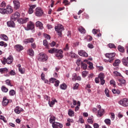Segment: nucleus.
Segmentation results:
<instances>
[{
	"instance_id": "nucleus-1",
	"label": "nucleus",
	"mask_w": 128,
	"mask_h": 128,
	"mask_svg": "<svg viewBox=\"0 0 128 128\" xmlns=\"http://www.w3.org/2000/svg\"><path fill=\"white\" fill-rule=\"evenodd\" d=\"M64 26L61 24H59L55 26V30L58 34L59 36H62V31L64 30Z\"/></svg>"
},
{
	"instance_id": "nucleus-2",
	"label": "nucleus",
	"mask_w": 128,
	"mask_h": 128,
	"mask_svg": "<svg viewBox=\"0 0 128 128\" xmlns=\"http://www.w3.org/2000/svg\"><path fill=\"white\" fill-rule=\"evenodd\" d=\"M44 14V11L42 10V8L38 7L35 10V15L36 16H42Z\"/></svg>"
},
{
	"instance_id": "nucleus-3",
	"label": "nucleus",
	"mask_w": 128,
	"mask_h": 128,
	"mask_svg": "<svg viewBox=\"0 0 128 128\" xmlns=\"http://www.w3.org/2000/svg\"><path fill=\"white\" fill-rule=\"evenodd\" d=\"M38 60L42 62H46V60H48V56L42 53L40 54L39 58H38Z\"/></svg>"
},
{
	"instance_id": "nucleus-4",
	"label": "nucleus",
	"mask_w": 128,
	"mask_h": 128,
	"mask_svg": "<svg viewBox=\"0 0 128 128\" xmlns=\"http://www.w3.org/2000/svg\"><path fill=\"white\" fill-rule=\"evenodd\" d=\"M20 14L18 12H15L10 16V18L12 20H18V18H20Z\"/></svg>"
},
{
	"instance_id": "nucleus-5",
	"label": "nucleus",
	"mask_w": 128,
	"mask_h": 128,
	"mask_svg": "<svg viewBox=\"0 0 128 128\" xmlns=\"http://www.w3.org/2000/svg\"><path fill=\"white\" fill-rule=\"evenodd\" d=\"M118 104L123 106H128V100L124 98L123 100L119 101Z\"/></svg>"
},
{
	"instance_id": "nucleus-6",
	"label": "nucleus",
	"mask_w": 128,
	"mask_h": 128,
	"mask_svg": "<svg viewBox=\"0 0 128 128\" xmlns=\"http://www.w3.org/2000/svg\"><path fill=\"white\" fill-rule=\"evenodd\" d=\"M24 28L26 30H34V24L32 22H30L27 24V27H26Z\"/></svg>"
},
{
	"instance_id": "nucleus-7",
	"label": "nucleus",
	"mask_w": 128,
	"mask_h": 128,
	"mask_svg": "<svg viewBox=\"0 0 128 128\" xmlns=\"http://www.w3.org/2000/svg\"><path fill=\"white\" fill-rule=\"evenodd\" d=\"M56 52V56L59 59L62 58H64V56H62V54H64V52L62 51V50H57V52Z\"/></svg>"
},
{
	"instance_id": "nucleus-8",
	"label": "nucleus",
	"mask_w": 128,
	"mask_h": 128,
	"mask_svg": "<svg viewBox=\"0 0 128 128\" xmlns=\"http://www.w3.org/2000/svg\"><path fill=\"white\" fill-rule=\"evenodd\" d=\"M6 14H12V12H14V10H12V7L8 5L6 6Z\"/></svg>"
},
{
	"instance_id": "nucleus-9",
	"label": "nucleus",
	"mask_w": 128,
	"mask_h": 128,
	"mask_svg": "<svg viewBox=\"0 0 128 128\" xmlns=\"http://www.w3.org/2000/svg\"><path fill=\"white\" fill-rule=\"evenodd\" d=\"M78 54L79 56H84V58H87L88 56V53L86 52V51L84 50H80L78 51Z\"/></svg>"
},
{
	"instance_id": "nucleus-10",
	"label": "nucleus",
	"mask_w": 128,
	"mask_h": 128,
	"mask_svg": "<svg viewBox=\"0 0 128 128\" xmlns=\"http://www.w3.org/2000/svg\"><path fill=\"white\" fill-rule=\"evenodd\" d=\"M13 2L14 4V8H15V10H18L20 6V2L18 0H14L13 1Z\"/></svg>"
},
{
	"instance_id": "nucleus-11",
	"label": "nucleus",
	"mask_w": 128,
	"mask_h": 128,
	"mask_svg": "<svg viewBox=\"0 0 128 128\" xmlns=\"http://www.w3.org/2000/svg\"><path fill=\"white\" fill-rule=\"evenodd\" d=\"M52 126L53 128H62V124H60V123L58 122H54L52 124Z\"/></svg>"
},
{
	"instance_id": "nucleus-12",
	"label": "nucleus",
	"mask_w": 128,
	"mask_h": 128,
	"mask_svg": "<svg viewBox=\"0 0 128 128\" xmlns=\"http://www.w3.org/2000/svg\"><path fill=\"white\" fill-rule=\"evenodd\" d=\"M36 8V4H33L30 6L29 10H28V14H32V12H34V9Z\"/></svg>"
},
{
	"instance_id": "nucleus-13",
	"label": "nucleus",
	"mask_w": 128,
	"mask_h": 128,
	"mask_svg": "<svg viewBox=\"0 0 128 128\" xmlns=\"http://www.w3.org/2000/svg\"><path fill=\"white\" fill-rule=\"evenodd\" d=\"M105 56L106 58H114V56H116V53H107Z\"/></svg>"
},
{
	"instance_id": "nucleus-14",
	"label": "nucleus",
	"mask_w": 128,
	"mask_h": 128,
	"mask_svg": "<svg viewBox=\"0 0 128 128\" xmlns=\"http://www.w3.org/2000/svg\"><path fill=\"white\" fill-rule=\"evenodd\" d=\"M8 104V100L6 98V97H4L2 102V105L3 106H6Z\"/></svg>"
},
{
	"instance_id": "nucleus-15",
	"label": "nucleus",
	"mask_w": 128,
	"mask_h": 128,
	"mask_svg": "<svg viewBox=\"0 0 128 128\" xmlns=\"http://www.w3.org/2000/svg\"><path fill=\"white\" fill-rule=\"evenodd\" d=\"M36 26H37V28H38L40 30H43L44 26L42 22L40 21H37L36 23Z\"/></svg>"
},
{
	"instance_id": "nucleus-16",
	"label": "nucleus",
	"mask_w": 128,
	"mask_h": 128,
	"mask_svg": "<svg viewBox=\"0 0 128 128\" xmlns=\"http://www.w3.org/2000/svg\"><path fill=\"white\" fill-rule=\"evenodd\" d=\"M17 52H22L24 50V47L20 44H16L14 46Z\"/></svg>"
},
{
	"instance_id": "nucleus-17",
	"label": "nucleus",
	"mask_w": 128,
	"mask_h": 128,
	"mask_svg": "<svg viewBox=\"0 0 128 128\" xmlns=\"http://www.w3.org/2000/svg\"><path fill=\"white\" fill-rule=\"evenodd\" d=\"M24 109H22V108H20V107L19 106H16L14 110V112H16V114H20V112H23Z\"/></svg>"
},
{
	"instance_id": "nucleus-18",
	"label": "nucleus",
	"mask_w": 128,
	"mask_h": 128,
	"mask_svg": "<svg viewBox=\"0 0 128 128\" xmlns=\"http://www.w3.org/2000/svg\"><path fill=\"white\" fill-rule=\"evenodd\" d=\"M7 26L9 28H14V22L12 20L8 21L7 22Z\"/></svg>"
},
{
	"instance_id": "nucleus-19",
	"label": "nucleus",
	"mask_w": 128,
	"mask_h": 128,
	"mask_svg": "<svg viewBox=\"0 0 128 128\" xmlns=\"http://www.w3.org/2000/svg\"><path fill=\"white\" fill-rule=\"evenodd\" d=\"M0 36L2 40H4L5 42H8V37L4 34H1Z\"/></svg>"
},
{
	"instance_id": "nucleus-20",
	"label": "nucleus",
	"mask_w": 128,
	"mask_h": 128,
	"mask_svg": "<svg viewBox=\"0 0 128 128\" xmlns=\"http://www.w3.org/2000/svg\"><path fill=\"white\" fill-rule=\"evenodd\" d=\"M122 62L123 64L125 66H128V57H127L126 58H123L122 60Z\"/></svg>"
},
{
	"instance_id": "nucleus-21",
	"label": "nucleus",
	"mask_w": 128,
	"mask_h": 128,
	"mask_svg": "<svg viewBox=\"0 0 128 128\" xmlns=\"http://www.w3.org/2000/svg\"><path fill=\"white\" fill-rule=\"evenodd\" d=\"M104 110L100 109L98 110V117L100 118L102 116H104Z\"/></svg>"
},
{
	"instance_id": "nucleus-22",
	"label": "nucleus",
	"mask_w": 128,
	"mask_h": 128,
	"mask_svg": "<svg viewBox=\"0 0 128 128\" xmlns=\"http://www.w3.org/2000/svg\"><path fill=\"white\" fill-rule=\"evenodd\" d=\"M24 44L32 43L34 42V38L26 39L24 40Z\"/></svg>"
},
{
	"instance_id": "nucleus-23",
	"label": "nucleus",
	"mask_w": 128,
	"mask_h": 128,
	"mask_svg": "<svg viewBox=\"0 0 128 128\" xmlns=\"http://www.w3.org/2000/svg\"><path fill=\"white\" fill-rule=\"evenodd\" d=\"M6 62L8 64L12 62V57L9 56L6 59Z\"/></svg>"
},
{
	"instance_id": "nucleus-24",
	"label": "nucleus",
	"mask_w": 128,
	"mask_h": 128,
	"mask_svg": "<svg viewBox=\"0 0 128 128\" xmlns=\"http://www.w3.org/2000/svg\"><path fill=\"white\" fill-rule=\"evenodd\" d=\"M55 102H58V101L56 99L54 100H52L51 102L50 101H49L48 104L50 106V108H52L54 106V104Z\"/></svg>"
},
{
	"instance_id": "nucleus-25",
	"label": "nucleus",
	"mask_w": 128,
	"mask_h": 128,
	"mask_svg": "<svg viewBox=\"0 0 128 128\" xmlns=\"http://www.w3.org/2000/svg\"><path fill=\"white\" fill-rule=\"evenodd\" d=\"M8 70L6 68H0L1 74H6V72H8Z\"/></svg>"
},
{
	"instance_id": "nucleus-26",
	"label": "nucleus",
	"mask_w": 128,
	"mask_h": 128,
	"mask_svg": "<svg viewBox=\"0 0 128 128\" xmlns=\"http://www.w3.org/2000/svg\"><path fill=\"white\" fill-rule=\"evenodd\" d=\"M81 68H83V70H86V68H88V65L86 63L81 62Z\"/></svg>"
},
{
	"instance_id": "nucleus-27",
	"label": "nucleus",
	"mask_w": 128,
	"mask_h": 128,
	"mask_svg": "<svg viewBox=\"0 0 128 128\" xmlns=\"http://www.w3.org/2000/svg\"><path fill=\"white\" fill-rule=\"evenodd\" d=\"M120 64V60H116L114 62L113 64L114 66H118Z\"/></svg>"
},
{
	"instance_id": "nucleus-28",
	"label": "nucleus",
	"mask_w": 128,
	"mask_h": 128,
	"mask_svg": "<svg viewBox=\"0 0 128 128\" xmlns=\"http://www.w3.org/2000/svg\"><path fill=\"white\" fill-rule=\"evenodd\" d=\"M56 121V117H54V116H51L50 119V124H52L53 122H54Z\"/></svg>"
},
{
	"instance_id": "nucleus-29",
	"label": "nucleus",
	"mask_w": 128,
	"mask_h": 128,
	"mask_svg": "<svg viewBox=\"0 0 128 128\" xmlns=\"http://www.w3.org/2000/svg\"><path fill=\"white\" fill-rule=\"evenodd\" d=\"M68 114L69 116H74V112L70 109L68 110Z\"/></svg>"
},
{
	"instance_id": "nucleus-30",
	"label": "nucleus",
	"mask_w": 128,
	"mask_h": 128,
	"mask_svg": "<svg viewBox=\"0 0 128 128\" xmlns=\"http://www.w3.org/2000/svg\"><path fill=\"white\" fill-rule=\"evenodd\" d=\"M118 50L120 52H124V47H122V46L120 45H119L118 46Z\"/></svg>"
},
{
	"instance_id": "nucleus-31",
	"label": "nucleus",
	"mask_w": 128,
	"mask_h": 128,
	"mask_svg": "<svg viewBox=\"0 0 128 128\" xmlns=\"http://www.w3.org/2000/svg\"><path fill=\"white\" fill-rule=\"evenodd\" d=\"M78 30L81 34H84L85 32H86V30H84V28L82 26H80L78 28Z\"/></svg>"
},
{
	"instance_id": "nucleus-32",
	"label": "nucleus",
	"mask_w": 128,
	"mask_h": 128,
	"mask_svg": "<svg viewBox=\"0 0 128 128\" xmlns=\"http://www.w3.org/2000/svg\"><path fill=\"white\" fill-rule=\"evenodd\" d=\"M1 90L3 92H8V89L6 86H2Z\"/></svg>"
},
{
	"instance_id": "nucleus-33",
	"label": "nucleus",
	"mask_w": 128,
	"mask_h": 128,
	"mask_svg": "<svg viewBox=\"0 0 128 128\" xmlns=\"http://www.w3.org/2000/svg\"><path fill=\"white\" fill-rule=\"evenodd\" d=\"M0 46H4V48H6L8 46V44L6 43L4 41L0 42Z\"/></svg>"
},
{
	"instance_id": "nucleus-34",
	"label": "nucleus",
	"mask_w": 128,
	"mask_h": 128,
	"mask_svg": "<svg viewBox=\"0 0 128 128\" xmlns=\"http://www.w3.org/2000/svg\"><path fill=\"white\" fill-rule=\"evenodd\" d=\"M57 50L56 48H52L50 50H48V52L50 54H54V52H57Z\"/></svg>"
},
{
	"instance_id": "nucleus-35",
	"label": "nucleus",
	"mask_w": 128,
	"mask_h": 128,
	"mask_svg": "<svg viewBox=\"0 0 128 128\" xmlns=\"http://www.w3.org/2000/svg\"><path fill=\"white\" fill-rule=\"evenodd\" d=\"M28 54L29 56H32L34 54V50L32 49H29L28 50Z\"/></svg>"
},
{
	"instance_id": "nucleus-36",
	"label": "nucleus",
	"mask_w": 128,
	"mask_h": 128,
	"mask_svg": "<svg viewBox=\"0 0 128 128\" xmlns=\"http://www.w3.org/2000/svg\"><path fill=\"white\" fill-rule=\"evenodd\" d=\"M112 92H113V94H120V90L116 89H112Z\"/></svg>"
},
{
	"instance_id": "nucleus-37",
	"label": "nucleus",
	"mask_w": 128,
	"mask_h": 128,
	"mask_svg": "<svg viewBox=\"0 0 128 128\" xmlns=\"http://www.w3.org/2000/svg\"><path fill=\"white\" fill-rule=\"evenodd\" d=\"M98 78H99L100 80H104V73L102 72L98 76Z\"/></svg>"
},
{
	"instance_id": "nucleus-38",
	"label": "nucleus",
	"mask_w": 128,
	"mask_h": 128,
	"mask_svg": "<svg viewBox=\"0 0 128 128\" xmlns=\"http://www.w3.org/2000/svg\"><path fill=\"white\" fill-rule=\"evenodd\" d=\"M18 70L22 74H24L26 72V68H18Z\"/></svg>"
},
{
	"instance_id": "nucleus-39",
	"label": "nucleus",
	"mask_w": 128,
	"mask_h": 128,
	"mask_svg": "<svg viewBox=\"0 0 128 128\" xmlns=\"http://www.w3.org/2000/svg\"><path fill=\"white\" fill-rule=\"evenodd\" d=\"M0 14H6V8H0Z\"/></svg>"
},
{
	"instance_id": "nucleus-40",
	"label": "nucleus",
	"mask_w": 128,
	"mask_h": 128,
	"mask_svg": "<svg viewBox=\"0 0 128 128\" xmlns=\"http://www.w3.org/2000/svg\"><path fill=\"white\" fill-rule=\"evenodd\" d=\"M43 44L46 46V48H48V42L46 40H45L43 41Z\"/></svg>"
},
{
	"instance_id": "nucleus-41",
	"label": "nucleus",
	"mask_w": 128,
	"mask_h": 128,
	"mask_svg": "<svg viewBox=\"0 0 128 128\" xmlns=\"http://www.w3.org/2000/svg\"><path fill=\"white\" fill-rule=\"evenodd\" d=\"M60 88L61 90H66V84H63L60 85Z\"/></svg>"
},
{
	"instance_id": "nucleus-42",
	"label": "nucleus",
	"mask_w": 128,
	"mask_h": 128,
	"mask_svg": "<svg viewBox=\"0 0 128 128\" xmlns=\"http://www.w3.org/2000/svg\"><path fill=\"white\" fill-rule=\"evenodd\" d=\"M92 32L94 34H96L98 32H100V30H96V29H93L92 30Z\"/></svg>"
},
{
	"instance_id": "nucleus-43",
	"label": "nucleus",
	"mask_w": 128,
	"mask_h": 128,
	"mask_svg": "<svg viewBox=\"0 0 128 128\" xmlns=\"http://www.w3.org/2000/svg\"><path fill=\"white\" fill-rule=\"evenodd\" d=\"M76 74L74 73L72 76V80H73V82H76Z\"/></svg>"
},
{
	"instance_id": "nucleus-44",
	"label": "nucleus",
	"mask_w": 128,
	"mask_h": 128,
	"mask_svg": "<svg viewBox=\"0 0 128 128\" xmlns=\"http://www.w3.org/2000/svg\"><path fill=\"white\" fill-rule=\"evenodd\" d=\"M49 80L50 82H52V84H54V82H56V78H51Z\"/></svg>"
},
{
	"instance_id": "nucleus-45",
	"label": "nucleus",
	"mask_w": 128,
	"mask_h": 128,
	"mask_svg": "<svg viewBox=\"0 0 128 128\" xmlns=\"http://www.w3.org/2000/svg\"><path fill=\"white\" fill-rule=\"evenodd\" d=\"M10 96H14V94H16V91L14 90H11L10 92Z\"/></svg>"
},
{
	"instance_id": "nucleus-46",
	"label": "nucleus",
	"mask_w": 128,
	"mask_h": 128,
	"mask_svg": "<svg viewBox=\"0 0 128 128\" xmlns=\"http://www.w3.org/2000/svg\"><path fill=\"white\" fill-rule=\"evenodd\" d=\"M88 71H83L82 72V76L84 78H86V76H88Z\"/></svg>"
},
{
	"instance_id": "nucleus-47",
	"label": "nucleus",
	"mask_w": 128,
	"mask_h": 128,
	"mask_svg": "<svg viewBox=\"0 0 128 128\" xmlns=\"http://www.w3.org/2000/svg\"><path fill=\"white\" fill-rule=\"evenodd\" d=\"M82 60H80V58H79V59L77 60L76 64H78V66H80V64H82Z\"/></svg>"
},
{
	"instance_id": "nucleus-48",
	"label": "nucleus",
	"mask_w": 128,
	"mask_h": 128,
	"mask_svg": "<svg viewBox=\"0 0 128 128\" xmlns=\"http://www.w3.org/2000/svg\"><path fill=\"white\" fill-rule=\"evenodd\" d=\"M104 92L106 94V95L109 98L110 96V93H109V91H108V88H106L105 90H104Z\"/></svg>"
},
{
	"instance_id": "nucleus-49",
	"label": "nucleus",
	"mask_w": 128,
	"mask_h": 128,
	"mask_svg": "<svg viewBox=\"0 0 128 128\" xmlns=\"http://www.w3.org/2000/svg\"><path fill=\"white\" fill-rule=\"evenodd\" d=\"M78 86H80V84L78 83L74 84V87H73V90H78Z\"/></svg>"
},
{
	"instance_id": "nucleus-50",
	"label": "nucleus",
	"mask_w": 128,
	"mask_h": 128,
	"mask_svg": "<svg viewBox=\"0 0 128 128\" xmlns=\"http://www.w3.org/2000/svg\"><path fill=\"white\" fill-rule=\"evenodd\" d=\"M108 46L110 48H116L114 44H109Z\"/></svg>"
},
{
	"instance_id": "nucleus-51",
	"label": "nucleus",
	"mask_w": 128,
	"mask_h": 128,
	"mask_svg": "<svg viewBox=\"0 0 128 128\" xmlns=\"http://www.w3.org/2000/svg\"><path fill=\"white\" fill-rule=\"evenodd\" d=\"M68 50H70L68 44H66V47L64 48V50L65 52H68Z\"/></svg>"
},
{
	"instance_id": "nucleus-52",
	"label": "nucleus",
	"mask_w": 128,
	"mask_h": 128,
	"mask_svg": "<svg viewBox=\"0 0 128 128\" xmlns=\"http://www.w3.org/2000/svg\"><path fill=\"white\" fill-rule=\"evenodd\" d=\"M0 8H4L5 6H6V2H2L0 5Z\"/></svg>"
},
{
	"instance_id": "nucleus-53",
	"label": "nucleus",
	"mask_w": 128,
	"mask_h": 128,
	"mask_svg": "<svg viewBox=\"0 0 128 128\" xmlns=\"http://www.w3.org/2000/svg\"><path fill=\"white\" fill-rule=\"evenodd\" d=\"M60 86V80H56L55 81L54 86L58 87Z\"/></svg>"
},
{
	"instance_id": "nucleus-54",
	"label": "nucleus",
	"mask_w": 128,
	"mask_h": 128,
	"mask_svg": "<svg viewBox=\"0 0 128 128\" xmlns=\"http://www.w3.org/2000/svg\"><path fill=\"white\" fill-rule=\"evenodd\" d=\"M104 122H106V124H110V119H106L104 120Z\"/></svg>"
},
{
	"instance_id": "nucleus-55",
	"label": "nucleus",
	"mask_w": 128,
	"mask_h": 128,
	"mask_svg": "<svg viewBox=\"0 0 128 128\" xmlns=\"http://www.w3.org/2000/svg\"><path fill=\"white\" fill-rule=\"evenodd\" d=\"M118 82H120V84H126V80L122 78L119 80Z\"/></svg>"
},
{
	"instance_id": "nucleus-56",
	"label": "nucleus",
	"mask_w": 128,
	"mask_h": 128,
	"mask_svg": "<svg viewBox=\"0 0 128 128\" xmlns=\"http://www.w3.org/2000/svg\"><path fill=\"white\" fill-rule=\"evenodd\" d=\"M88 122V124H94V120H92V118H89L87 120Z\"/></svg>"
},
{
	"instance_id": "nucleus-57",
	"label": "nucleus",
	"mask_w": 128,
	"mask_h": 128,
	"mask_svg": "<svg viewBox=\"0 0 128 128\" xmlns=\"http://www.w3.org/2000/svg\"><path fill=\"white\" fill-rule=\"evenodd\" d=\"M114 76H120V73L118 72H114Z\"/></svg>"
},
{
	"instance_id": "nucleus-58",
	"label": "nucleus",
	"mask_w": 128,
	"mask_h": 128,
	"mask_svg": "<svg viewBox=\"0 0 128 128\" xmlns=\"http://www.w3.org/2000/svg\"><path fill=\"white\" fill-rule=\"evenodd\" d=\"M88 64H89V68H94L92 64L90 62H88Z\"/></svg>"
},
{
	"instance_id": "nucleus-59",
	"label": "nucleus",
	"mask_w": 128,
	"mask_h": 128,
	"mask_svg": "<svg viewBox=\"0 0 128 128\" xmlns=\"http://www.w3.org/2000/svg\"><path fill=\"white\" fill-rule=\"evenodd\" d=\"M6 84H7L8 86H12V85L10 84V80H6Z\"/></svg>"
},
{
	"instance_id": "nucleus-60",
	"label": "nucleus",
	"mask_w": 128,
	"mask_h": 128,
	"mask_svg": "<svg viewBox=\"0 0 128 128\" xmlns=\"http://www.w3.org/2000/svg\"><path fill=\"white\" fill-rule=\"evenodd\" d=\"M0 120H2L4 122H6V121L4 120V116H0Z\"/></svg>"
},
{
	"instance_id": "nucleus-61",
	"label": "nucleus",
	"mask_w": 128,
	"mask_h": 128,
	"mask_svg": "<svg viewBox=\"0 0 128 128\" xmlns=\"http://www.w3.org/2000/svg\"><path fill=\"white\" fill-rule=\"evenodd\" d=\"M94 128H100V125L98 124V123H94L93 124Z\"/></svg>"
},
{
	"instance_id": "nucleus-62",
	"label": "nucleus",
	"mask_w": 128,
	"mask_h": 128,
	"mask_svg": "<svg viewBox=\"0 0 128 128\" xmlns=\"http://www.w3.org/2000/svg\"><path fill=\"white\" fill-rule=\"evenodd\" d=\"M18 22H19V24H24V18H20L19 20H18Z\"/></svg>"
},
{
	"instance_id": "nucleus-63",
	"label": "nucleus",
	"mask_w": 128,
	"mask_h": 128,
	"mask_svg": "<svg viewBox=\"0 0 128 128\" xmlns=\"http://www.w3.org/2000/svg\"><path fill=\"white\" fill-rule=\"evenodd\" d=\"M88 47L89 48H94V45L92 44H88Z\"/></svg>"
},
{
	"instance_id": "nucleus-64",
	"label": "nucleus",
	"mask_w": 128,
	"mask_h": 128,
	"mask_svg": "<svg viewBox=\"0 0 128 128\" xmlns=\"http://www.w3.org/2000/svg\"><path fill=\"white\" fill-rule=\"evenodd\" d=\"M71 56H72V58H76L77 56L74 53H72Z\"/></svg>"
}]
</instances>
